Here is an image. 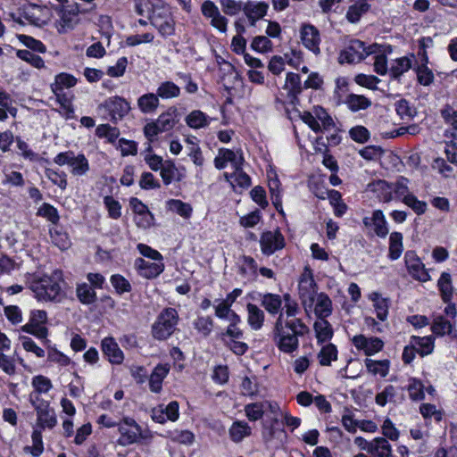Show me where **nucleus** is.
<instances>
[{
    "mask_svg": "<svg viewBox=\"0 0 457 457\" xmlns=\"http://www.w3.org/2000/svg\"><path fill=\"white\" fill-rule=\"evenodd\" d=\"M314 330L318 342H324L332 337L330 324L325 319H319L314 323Z\"/></svg>",
    "mask_w": 457,
    "mask_h": 457,
    "instance_id": "8fccbe9b",
    "label": "nucleus"
},
{
    "mask_svg": "<svg viewBox=\"0 0 457 457\" xmlns=\"http://www.w3.org/2000/svg\"><path fill=\"white\" fill-rule=\"evenodd\" d=\"M284 87L289 94L295 96L302 90L301 79L298 74L288 72L286 77Z\"/></svg>",
    "mask_w": 457,
    "mask_h": 457,
    "instance_id": "0e129e2a",
    "label": "nucleus"
},
{
    "mask_svg": "<svg viewBox=\"0 0 457 457\" xmlns=\"http://www.w3.org/2000/svg\"><path fill=\"white\" fill-rule=\"evenodd\" d=\"M215 315L217 318L220 320H237L238 316L233 310H231V305L224 302L223 300L216 301V304L214 305Z\"/></svg>",
    "mask_w": 457,
    "mask_h": 457,
    "instance_id": "c03bdc74",
    "label": "nucleus"
},
{
    "mask_svg": "<svg viewBox=\"0 0 457 457\" xmlns=\"http://www.w3.org/2000/svg\"><path fill=\"white\" fill-rule=\"evenodd\" d=\"M314 312L319 319H325L332 312V302L324 293H320L315 297Z\"/></svg>",
    "mask_w": 457,
    "mask_h": 457,
    "instance_id": "c85d7f7f",
    "label": "nucleus"
},
{
    "mask_svg": "<svg viewBox=\"0 0 457 457\" xmlns=\"http://www.w3.org/2000/svg\"><path fill=\"white\" fill-rule=\"evenodd\" d=\"M46 178L61 190H65L67 187V175L64 171H59L54 169L46 168L45 170Z\"/></svg>",
    "mask_w": 457,
    "mask_h": 457,
    "instance_id": "5fc2aeb1",
    "label": "nucleus"
},
{
    "mask_svg": "<svg viewBox=\"0 0 457 457\" xmlns=\"http://www.w3.org/2000/svg\"><path fill=\"white\" fill-rule=\"evenodd\" d=\"M251 47L258 53L264 54L272 50L273 44L268 37L256 36L252 40Z\"/></svg>",
    "mask_w": 457,
    "mask_h": 457,
    "instance_id": "680f3d73",
    "label": "nucleus"
},
{
    "mask_svg": "<svg viewBox=\"0 0 457 457\" xmlns=\"http://www.w3.org/2000/svg\"><path fill=\"white\" fill-rule=\"evenodd\" d=\"M143 155L145 163L152 170L157 171L162 168L164 164L162 157L153 152V148L150 144H148L147 147L144 151Z\"/></svg>",
    "mask_w": 457,
    "mask_h": 457,
    "instance_id": "603ef678",
    "label": "nucleus"
},
{
    "mask_svg": "<svg viewBox=\"0 0 457 457\" xmlns=\"http://www.w3.org/2000/svg\"><path fill=\"white\" fill-rule=\"evenodd\" d=\"M261 304L271 315L285 312V300L279 295L264 294L261 298Z\"/></svg>",
    "mask_w": 457,
    "mask_h": 457,
    "instance_id": "aec40b11",
    "label": "nucleus"
},
{
    "mask_svg": "<svg viewBox=\"0 0 457 457\" xmlns=\"http://www.w3.org/2000/svg\"><path fill=\"white\" fill-rule=\"evenodd\" d=\"M405 266L409 274L416 280L426 282L430 277L425 265L415 252L407 251L404 254Z\"/></svg>",
    "mask_w": 457,
    "mask_h": 457,
    "instance_id": "9b49d317",
    "label": "nucleus"
},
{
    "mask_svg": "<svg viewBox=\"0 0 457 457\" xmlns=\"http://www.w3.org/2000/svg\"><path fill=\"white\" fill-rule=\"evenodd\" d=\"M78 79L75 76L61 72L55 75L54 82L50 85L53 94L63 93L64 89H69L76 86Z\"/></svg>",
    "mask_w": 457,
    "mask_h": 457,
    "instance_id": "5701e85b",
    "label": "nucleus"
},
{
    "mask_svg": "<svg viewBox=\"0 0 457 457\" xmlns=\"http://www.w3.org/2000/svg\"><path fill=\"white\" fill-rule=\"evenodd\" d=\"M247 323L253 330L262 328L264 323L265 314L262 309L253 303L246 305Z\"/></svg>",
    "mask_w": 457,
    "mask_h": 457,
    "instance_id": "bb28decb",
    "label": "nucleus"
},
{
    "mask_svg": "<svg viewBox=\"0 0 457 457\" xmlns=\"http://www.w3.org/2000/svg\"><path fill=\"white\" fill-rule=\"evenodd\" d=\"M265 410V404L262 403H249L245 405V415L251 421H256L262 418Z\"/></svg>",
    "mask_w": 457,
    "mask_h": 457,
    "instance_id": "338daca9",
    "label": "nucleus"
},
{
    "mask_svg": "<svg viewBox=\"0 0 457 457\" xmlns=\"http://www.w3.org/2000/svg\"><path fill=\"white\" fill-rule=\"evenodd\" d=\"M377 44L366 46L364 42L353 39L339 54V62L341 63H358L364 60L367 56L377 54L378 50Z\"/></svg>",
    "mask_w": 457,
    "mask_h": 457,
    "instance_id": "423d86ee",
    "label": "nucleus"
},
{
    "mask_svg": "<svg viewBox=\"0 0 457 457\" xmlns=\"http://www.w3.org/2000/svg\"><path fill=\"white\" fill-rule=\"evenodd\" d=\"M159 98L156 94L148 93L137 99V106L143 113H153L159 106Z\"/></svg>",
    "mask_w": 457,
    "mask_h": 457,
    "instance_id": "f704fd0d",
    "label": "nucleus"
},
{
    "mask_svg": "<svg viewBox=\"0 0 457 457\" xmlns=\"http://www.w3.org/2000/svg\"><path fill=\"white\" fill-rule=\"evenodd\" d=\"M44 11L41 6L33 4L24 11V17L30 24L40 27L46 23L42 17Z\"/></svg>",
    "mask_w": 457,
    "mask_h": 457,
    "instance_id": "3c124183",
    "label": "nucleus"
},
{
    "mask_svg": "<svg viewBox=\"0 0 457 457\" xmlns=\"http://www.w3.org/2000/svg\"><path fill=\"white\" fill-rule=\"evenodd\" d=\"M62 271L55 270L50 274L35 276L29 282V289L39 302L59 303L64 298Z\"/></svg>",
    "mask_w": 457,
    "mask_h": 457,
    "instance_id": "f03ea898",
    "label": "nucleus"
},
{
    "mask_svg": "<svg viewBox=\"0 0 457 457\" xmlns=\"http://www.w3.org/2000/svg\"><path fill=\"white\" fill-rule=\"evenodd\" d=\"M444 303H449L453 295V286L449 273L443 272L437 282Z\"/></svg>",
    "mask_w": 457,
    "mask_h": 457,
    "instance_id": "49530a36",
    "label": "nucleus"
},
{
    "mask_svg": "<svg viewBox=\"0 0 457 457\" xmlns=\"http://www.w3.org/2000/svg\"><path fill=\"white\" fill-rule=\"evenodd\" d=\"M285 312H281L274 324V341L278 348L286 353H292L299 346V337L309 332V328L297 314L299 306L289 294L284 295Z\"/></svg>",
    "mask_w": 457,
    "mask_h": 457,
    "instance_id": "f257e3e1",
    "label": "nucleus"
},
{
    "mask_svg": "<svg viewBox=\"0 0 457 457\" xmlns=\"http://www.w3.org/2000/svg\"><path fill=\"white\" fill-rule=\"evenodd\" d=\"M76 293H77V297L83 304H91L96 299V292L87 283H82L80 285H78Z\"/></svg>",
    "mask_w": 457,
    "mask_h": 457,
    "instance_id": "864d4df0",
    "label": "nucleus"
},
{
    "mask_svg": "<svg viewBox=\"0 0 457 457\" xmlns=\"http://www.w3.org/2000/svg\"><path fill=\"white\" fill-rule=\"evenodd\" d=\"M371 191L378 193V196L383 202H389L393 199V193L397 197L404 198L406 195H411L408 188V179L401 178L395 184L389 185L385 180H378L369 184Z\"/></svg>",
    "mask_w": 457,
    "mask_h": 457,
    "instance_id": "0eeeda50",
    "label": "nucleus"
},
{
    "mask_svg": "<svg viewBox=\"0 0 457 457\" xmlns=\"http://www.w3.org/2000/svg\"><path fill=\"white\" fill-rule=\"evenodd\" d=\"M416 73L418 81L422 86L428 87L434 81V74L426 64L418 66Z\"/></svg>",
    "mask_w": 457,
    "mask_h": 457,
    "instance_id": "774afa93",
    "label": "nucleus"
},
{
    "mask_svg": "<svg viewBox=\"0 0 457 457\" xmlns=\"http://www.w3.org/2000/svg\"><path fill=\"white\" fill-rule=\"evenodd\" d=\"M317 294V285L312 277V271L306 269L299 280V295L305 309L312 307L314 303Z\"/></svg>",
    "mask_w": 457,
    "mask_h": 457,
    "instance_id": "9d476101",
    "label": "nucleus"
},
{
    "mask_svg": "<svg viewBox=\"0 0 457 457\" xmlns=\"http://www.w3.org/2000/svg\"><path fill=\"white\" fill-rule=\"evenodd\" d=\"M234 170H235L232 173L225 172L223 174L225 179L231 185L234 190H237V187H239L240 189L248 188L251 186V179L242 170V166Z\"/></svg>",
    "mask_w": 457,
    "mask_h": 457,
    "instance_id": "4be33fe9",
    "label": "nucleus"
},
{
    "mask_svg": "<svg viewBox=\"0 0 457 457\" xmlns=\"http://www.w3.org/2000/svg\"><path fill=\"white\" fill-rule=\"evenodd\" d=\"M403 203L410 207L417 215L424 214L428 208L427 203L419 200L413 194L403 198Z\"/></svg>",
    "mask_w": 457,
    "mask_h": 457,
    "instance_id": "052dcab7",
    "label": "nucleus"
},
{
    "mask_svg": "<svg viewBox=\"0 0 457 457\" xmlns=\"http://www.w3.org/2000/svg\"><path fill=\"white\" fill-rule=\"evenodd\" d=\"M403 237L400 232H392L389 237L388 258L391 261L398 260L403 251Z\"/></svg>",
    "mask_w": 457,
    "mask_h": 457,
    "instance_id": "2f4dec72",
    "label": "nucleus"
},
{
    "mask_svg": "<svg viewBox=\"0 0 457 457\" xmlns=\"http://www.w3.org/2000/svg\"><path fill=\"white\" fill-rule=\"evenodd\" d=\"M345 104L347 108L353 112L366 110L371 106V100L362 95L350 94L346 96Z\"/></svg>",
    "mask_w": 457,
    "mask_h": 457,
    "instance_id": "c756f323",
    "label": "nucleus"
},
{
    "mask_svg": "<svg viewBox=\"0 0 457 457\" xmlns=\"http://www.w3.org/2000/svg\"><path fill=\"white\" fill-rule=\"evenodd\" d=\"M356 349L363 351L368 356L380 352L384 347V342L378 337H366L363 335H356L352 338Z\"/></svg>",
    "mask_w": 457,
    "mask_h": 457,
    "instance_id": "4468645a",
    "label": "nucleus"
},
{
    "mask_svg": "<svg viewBox=\"0 0 457 457\" xmlns=\"http://www.w3.org/2000/svg\"><path fill=\"white\" fill-rule=\"evenodd\" d=\"M16 54L21 60L27 62L37 69L45 68V62L42 57L29 50H18Z\"/></svg>",
    "mask_w": 457,
    "mask_h": 457,
    "instance_id": "bf43d9fd",
    "label": "nucleus"
},
{
    "mask_svg": "<svg viewBox=\"0 0 457 457\" xmlns=\"http://www.w3.org/2000/svg\"><path fill=\"white\" fill-rule=\"evenodd\" d=\"M31 385L37 394H46L53 387L51 380L43 375L33 377Z\"/></svg>",
    "mask_w": 457,
    "mask_h": 457,
    "instance_id": "69168bd1",
    "label": "nucleus"
},
{
    "mask_svg": "<svg viewBox=\"0 0 457 457\" xmlns=\"http://www.w3.org/2000/svg\"><path fill=\"white\" fill-rule=\"evenodd\" d=\"M368 298L373 303V308L377 318L381 321L386 320L389 311V300L386 297H383L378 292L370 293Z\"/></svg>",
    "mask_w": 457,
    "mask_h": 457,
    "instance_id": "b1692460",
    "label": "nucleus"
},
{
    "mask_svg": "<svg viewBox=\"0 0 457 457\" xmlns=\"http://www.w3.org/2000/svg\"><path fill=\"white\" fill-rule=\"evenodd\" d=\"M406 390L411 400L418 402L425 398V386L421 380L416 378H411L408 380Z\"/></svg>",
    "mask_w": 457,
    "mask_h": 457,
    "instance_id": "ea45409f",
    "label": "nucleus"
},
{
    "mask_svg": "<svg viewBox=\"0 0 457 457\" xmlns=\"http://www.w3.org/2000/svg\"><path fill=\"white\" fill-rule=\"evenodd\" d=\"M251 428L245 421H235L228 429L230 439L235 443L241 442L244 438L251 435Z\"/></svg>",
    "mask_w": 457,
    "mask_h": 457,
    "instance_id": "473e14b6",
    "label": "nucleus"
},
{
    "mask_svg": "<svg viewBox=\"0 0 457 457\" xmlns=\"http://www.w3.org/2000/svg\"><path fill=\"white\" fill-rule=\"evenodd\" d=\"M262 253L271 255L285 246V239L278 230L263 232L260 238Z\"/></svg>",
    "mask_w": 457,
    "mask_h": 457,
    "instance_id": "f8f14e48",
    "label": "nucleus"
},
{
    "mask_svg": "<svg viewBox=\"0 0 457 457\" xmlns=\"http://www.w3.org/2000/svg\"><path fill=\"white\" fill-rule=\"evenodd\" d=\"M365 367L367 371L373 376H379L385 378L389 373L390 361L389 360H365Z\"/></svg>",
    "mask_w": 457,
    "mask_h": 457,
    "instance_id": "cd10ccee",
    "label": "nucleus"
},
{
    "mask_svg": "<svg viewBox=\"0 0 457 457\" xmlns=\"http://www.w3.org/2000/svg\"><path fill=\"white\" fill-rule=\"evenodd\" d=\"M30 402L37 411V425L41 428H53L57 424V419L54 409L50 408L48 402L40 400L38 395H30Z\"/></svg>",
    "mask_w": 457,
    "mask_h": 457,
    "instance_id": "1a4fd4ad",
    "label": "nucleus"
},
{
    "mask_svg": "<svg viewBox=\"0 0 457 457\" xmlns=\"http://www.w3.org/2000/svg\"><path fill=\"white\" fill-rule=\"evenodd\" d=\"M370 453L373 457H391L392 446L385 437H376L371 440Z\"/></svg>",
    "mask_w": 457,
    "mask_h": 457,
    "instance_id": "7c9ffc66",
    "label": "nucleus"
},
{
    "mask_svg": "<svg viewBox=\"0 0 457 457\" xmlns=\"http://www.w3.org/2000/svg\"><path fill=\"white\" fill-rule=\"evenodd\" d=\"M220 151L226 162L230 163L234 169L243 165L245 159L241 151L235 152L227 148H220Z\"/></svg>",
    "mask_w": 457,
    "mask_h": 457,
    "instance_id": "4d7b16f0",
    "label": "nucleus"
},
{
    "mask_svg": "<svg viewBox=\"0 0 457 457\" xmlns=\"http://www.w3.org/2000/svg\"><path fill=\"white\" fill-rule=\"evenodd\" d=\"M411 65L412 61L411 58L407 56L400 57L392 62L389 72L393 78L397 79L408 71Z\"/></svg>",
    "mask_w": 457,
    "mask_h": 457,
    "instance_id": "58836bf2",
    "label": "nucleus"
},
{
    "mask_svg": "<svg viewBox=\"0 0 457 457\" xmlns=\"http://www.w3.org/2000/svg\"><path fill=\"white\" fill-rule=\"evenodd\" d=\"M50 236L53 243L61 250H65L70 246V239L66 232L57 227L50 228Z\"/></svg>",
    "mask_w": 457,
    "mask_h": 457,
    "instance_id": "6e6d98bb",
    "label": "nucleus"
},
{
    "mask_svg": "<svg viewBox=\"0 0 457 457\" xmlns=\"http://www.w3.org/2000/svg\"><path fill=\"white\" fill-rule=\"evenodd\" d=\"M301 39L303 46L314 54L318 55L320 53V35L313 25L304 24L302 26Z\"/></svg>",
    "mask_w": 457,
    "mask_h": 457,
    "instance_id": "2eb2a0df",
    "label": "nucleus"
},
{
    "mask_svg": "<svg viewBox=\"0 0 457 457\" xmlns=\"http://www.w3.org/2000/svg\"><path fill=\"white\" fill-rule=\"evenodd\" d=\"M37 215L46 219L54 225L57 224L60 220L57 209L47 203H44L37 209Z\"/></svg>",
    "mask_w": 457,
    "mask_h": 457,
    "instance_id": "13d9d810",
    "label": "nucleus"
},
{
    "mask_svg": "<svg viewBox=\"0 0 457 457\" xmlns=\"http://www.w3.org/2000/svg\"><path fill=\"white\" fill-rule=\"evenodd\" d=\"M166 206L169 211L175 212L184 219L191 217L193 212L192 206L185 202L179 199H170L166 202Z\"/></svg>",
    "mask_w": 457,
    "mask_h": 457,
    "instance_id": "4c0bfd02",
    "label": "nucleus"
},
{
    "mask_svg": "<svg viewBox=\"0 0 457 457\" xmlns=\"http://www.w3.org/2000/svg\"><path fill=\"white\" fill-rule=\"evenodd\" d=\"M362 221L367 227L372 226L374 232L378 237L384 238L387 236V222L382 211H374L371 218L365 217Z\"/></svg>",
    "mask_w": 457,
    "mask_h": 457,
    "instance_id": "6ab92c4d",
    "label": "nucleus"
},
{
    "mask_svg": "<svg viewBox=\"0 0 457 457\" xmlns=\"http://www.w3.org/2000/svg\"><path fill=\"white\" fill-rule=\"evenodd\" d=\"M177 173L178 169L176 168L174 162L171 161L164 162L162 168L160 170V175L164 185L166 186L170 185L175 179Z\"/></svg>",
    "mask_w": 457,
    "mask_h": 457,
    "instance_id": "e2e57ef3",
    "label": "nucleus"
},
{
    "mask_svg": "<svg viewBox=\"0 0 457 457\" xmlns=\"http://www.w3.org/2000/svg\"><path fill=\"white\" fill-rule=\"evenodd\" d=\"M313 112L320 125V131L336 130V124L332 117L322 107H314Z\"/></svg>",
    "mask_w": 457,
    "mask_h": 457,
    "instance_id": "79ce46f5",
    "label": "nucleus"
},
{
    "mask_svg": "<svg viewBox=\"0 0 457 457\" xmlns=\"http://www.w3.org/2000/svg\"><path fill=\"white\" fill-rule=\"evenodd\" d=\"M180 87L171 81L162 82L156 90V96L162 99H171L179 97Z\"/></svg>",
    "mask_w": 457,
    "mask_h": 457,
    "instance_id": "a19ab883",
    "label": "nucleus"
},
{
    "mask_svg": "<svg viewBox=\"0 0 457 457\" xmlns=\"http://www.w3.org/2000/svg\"><path fill=\"white\" fill-rule=\"evenodd\" d=\"M32 445H27L23 448L24 453L32 457H39L44 452V444L42 440L41 430L36 428L31 435Z\"/></svg>",
    "mask_w": 457,
    "mask_h": 457,
    "instance_id": "e433bc0d",
    "label": "nucleus"
},
{
    "mask_svg": "<svg viewBox=\"0 0 457 457\" xmlns=\"http://www.w3.org/2000/svg\"><path fill=\"white\" fill-rule=\"evenodd\" d=\"M269 4L265 2L248 1L244 4L243 12L251 26L262 19L268 12Z\"/></svg>",
    "mask_w": 457,
    "mask_h": 457,
    "instance_id": "dca6fc26",
    "label": "nucleus"
},
{
    "mask_svg": "<svg viewBox=\"0 0 457 457\" xmlns=\"http://www.w3.org/2000/svg\"><path fill=\"white\" fill-rule=\"evenodd\" d=\"M187 125L192 129H198L205 128L210 123L209 117L200 110L192 111L185 119Z\"/></svg>",
    "mask_w": 457,
    "mask_h": 457,
    "instance_id": "c9c22d12",
    "label": "nucleus"
},
{
    "mask_svg": "<svg viewBox=\"0 0 457 457\" xmlns=\"http://www.w3.org/2000/svg\"><path fill=\"white\" fill-rule=\"evenodd\" d=\"M337 359V349L336 345L328 344L324 345L318 353V360L321 366H328Z\"/></svg>",
    "mask_w": 457,
    "mask_h": 457,
    "instance_id": "09e8293b",
    "label": "nucleus"
},
{
    "mask_svg": "<svg viewBox=\"0 0 457 457\" xmlns=\"http://www.w3.org/2000/svg\"><path fill=\"white\" fill-rule=\"evenodd\" d=\"M134 267L141 277L152 279L158 277L164 270L162 261H146L143 258H137Z\"/></svg>",
    "mask_w": 457,
    "mask_h": 457,
    "instance_id": "ddd939ff",
    "label": "nucleus"
},
{
    "mask_svg": "<svg viewBox=\"0 0 457 457\" xmlns=\"http://www.w3.org/2000/svg\"><path fill=\"white\" fill-rule=\"evenodd\" d=\"M370 8V4L366 2V0H362L355 3L348 8L346 12V19L351 23L357 22L361 16L367 12Z\"/></svg>",
    "mask_w": 457,
    "mask_h": 457,
    "instance_id": "a18cd8bd",
    "label": "nucleus"
},
{
    "mask_svg": "<svg viewBox=\"0 0 457 457\" xmlns=\"http://www.w3.org/2000/svg\"><path fill=\"white\" fill-rule=\"evenodd\" d=\"M411 344L416 347L417 353L421 356L430 354L435 347L434 338L431 336L422 337L412 336Z\"/></svg>",
    "mask_w": 457,
    "mask_h": 457,
    "instance_id": "72a5a7b5",
    "label": "nucleus"
},
{
    "mask_svg": "<svg viewBox=\"0 0 457 457\" xmlns=\"http://www.w3.org/2000/svg\"><path fill=\"white\" fill-rule=\"evenodd\" d=\"M54 162L59 166L68 165L71 173L76 177L86 176L90 170L89 162L83 154H75L72 151L59 153Z\"/></svg>",
    "mask_w": 457,
    "mask_h": 457,
    "instance_id": "6e6552de",
    "label": "nucleus"
},
{
    "mask_svg": "<svg viewBox=\"0 0 457 457\" xmlns=\"http://www.w3.org/2000/svg\"><path fill=\"white\" fill-rule=\"evenodd\" d=\"M169 364H158L147 378L149 389L152 393L159 394L162 390V382L170 372Z\"/></svg>",
    "mask_w": 457,
    "mask_h": 457,
    "instance_id": "a211bd4d",
    "label": "nucleus"
},
{
    "mask_svg": "<svg viewBox=\"0 0 457 457\" xmlns=\"http://www.w3.org/2000/svg\"><path fill=\"white\" fill-rule=\"evenodd\" d=\"M151 8L148 20L162 37H168L175 33V21L169 7L162 0H147Z\"/></svg>",
    "mask_w": 457,
    "mask_h": 457,
    "instance_id": "7ed1b4c3",
    "label": "nucleus"
},
{
    "mask_svg": "<svg viewBox=\"0 0 457 457\" xmlns=\"http://www.w3.org/2000/svg\"><path fill=\"white\" fill-rule=\"evenodd\" d=\"M155 122L161 128V130L167 132L171 130L179 122L178 111L176 108H169L166 112L161 113L155 120Z\"/></svg>",
    "mask_w": 457,
    "mask_h": 457,
    "instance_id": "a878e982",
    "label": "nucleus"
},
{
    "mask_svg": "<svg viewBox=\"0 0 457 457\" xmlns=\"http://www.w3.org/2000/svg\"><path fill=\"white\" fill-rule=\"evenodd\" d=\"M453 330L452 323L442 315H437L433 319L431 331L437 337L448 335Z\"/></svg>",
    "mask_w": 457,
    "mask_h": 457,
    "instance_id": "37998d69",
    "label": "nucleus"
},
{
    "mask_svg": "<svg viewBox=\"0 0 457 457\" xmlns=\"http://www.w3.org/2000/svg\"><path fill=\"white\" fill-rule=\"evenodd\" d=\"M229 324L226 330L220 334L221 339L225 342V340H232V339H242L244 337L243 330L239 328V324L241 323V318L238 316L237 320H229Z\"/></svg>",
    "mask_w": 457,
    "mask_h": 457,
    "instance_id": "de8ad7c7",
    "label": "nucleus"
},
{
    "mask_svg": "<svg viewBox=\"0 0 457 457\" xmlns=\"http://www.w3.org/2000/svg\"><path fill=\"white\" fill-rule=\"evenodd\" d=\"M118 431L120 436L117 443L121 446L131 445L152 438L151 432L147 429H144L130 417H123L120 421L118 422Z\"/></svg>",
    "mask_w": 457,
    "mask_h": 457,
    "instance_id": "20e7f679",
    "label": "nucleus"
},
{
    "mask_svg": "<svg viewBox=\"0 0 457 457\" xmlns=\"http://www.w3.org/2000/svg\"><path fill=\"white\" fill-rule=\"evenodd\" d=\"M104 106L110 112L112 120H120L130 110L129 104L119 96L110 97L104 101Z\"/></svg>",
    "mask_w": 457,
    "mask_h": 457,
    "instance_id": "f3484780",
    "label": "nucleus"
},
{
    "mask_svg": "<svg viewBox=\"0 0 457 457\" xmlns=\"http://www.w3.org/2000/svg\"><path fill=\"white\" fill-rule=\"evenodd\" d=\"M78 23V13L75 12L62 10L59 20L55 22V28L60 34H64L72 29Z\"/></svg>",
    "mask_w": 457,
    "mask_h": 457,
    "instance_id": "393cba45",
    "label": "nucleus"
},
{
    "mask_svg": "<svg viewBox=\"0 0 457 457\" xmlns=\"http://www.w3.org/2000/svg\"><path fill=\"white\" fill-rule=\"evenodd\" d=\"M179 322V313L176 309H163L152 325V336L157 340L169 338L176 329Z\"/></svg>",
    "mask_w": 457,
    "mask_h": 457,
    "instance_id": "39448f33",
    "label": "nucleus"
},
{
    "mask_svg": "<svg viewBox=\"0 0 457 457\" xmlns=\"http://www.w3.org/2000/svg\"><path fill=\"white\" fill-rule=\"evenodd\" d=\"M102 351L112 364H120L124 360V354L118 344L112 337H104L102 340Z\"/></svg>",
    "mask_w": 457,
    "mask_h": 457,
    "instance_id": "412c9836",
    "label": "nucleus"
}]
</instances>
